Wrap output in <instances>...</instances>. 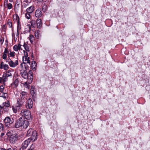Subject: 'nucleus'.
<instances>
[{
	"mask_svg": "<svg viewBox=\"0 0 150 150\" xmlns=\"http://www.w3.org/2000/svg\"><path fill=\"white\" fill-rule=\"evenodd\" d=\"M25 84H27V82H25Z\"/></svg>",
	"mask_w": 150,
	"mask_h": 150,
	"instance_id": "5fc2aeb1",
	"label": "nucleus"
},
{
	"mask_svg": "<svg viewBox=\"0 0 150 150\" xmlns=\"http://www.w3.org/2000/svg\"><path fill=\"white\" fill-rule=\"evenodd\" d=\"M3 54H5L7 55V54L9 53V51L8 50L7 48H5V50L4 52L3 53Z\"/></svg>",
	"mask_w": 150,
	"mask_h": 150,
	"instance_id": "7c9ffc66",
	"label": "nucleus"
},
{
	"mask_svg": "<svg viewBox=\"0 0 150 150\" xmlns=\"http://www.w3.org/2000/svg\"><path fill=\"white\" fill-rule=\"evenodd\" d=\"M6 150H12L11 148H9Z\"/></svg>",
	"mask_w": 150,
	"mask_h": 150,
	"instance_id": "8fccbe9b",
	"label": "nucleus"
},
{
	"mask_svg": "<svg viewBox=\"0 0 150 150\" xmlns=\"http://www.w3.org/2000/svg\"><path fill=\"white\" fill-rule=\"evenodd\" d=\"M7 7H8V8L9 9L11 8L12 7V4L11 3H9V4H8L7 5Z\"/></svg>",
	"mask_w": 150,
	"mask_h": 150,
	"instance_id": "2f4dec72",
	"label": "nucleus"
},
{
	"mask_svg": "<svg viewBox=\"0 0 150 150\" xmlns=\"http://www.w3.org/2000/svg\"><path fill=\"white\" fill-rule=\"evenodd\" d=\"M4 133H1L0 136L1 138L3 137L4 136Z\"/></svg>",
	"mask_w": 150,
	"mask_h": 150,
	"instance_id": "a18cd8bd",
	"label": "nucleus"
},
{
	"mask_svg": "<svg viewBox=\"0 0 150 150\" xmlns=\"http://www.w3.org/2000/svg\"><path fill=\"white\" fill-rule=\"evenodd\" d=\"M4 65V63L2 62H1V64H0V69H2L3 68Z\"/></svg>",
	"mask_w": 150,
	"mask_h": 150,
	"instance_id": "e433bc0d",
	"label": "nucleus"
},
{
	"mask_svg": "<svg viewBox=\"0 0 150 150\" xmlns=\"http://www.w3.org/2000/svg\"><path fill=\"white\" fill-rule=\"evenodd\" d=\"M32 89H31V90L30 93L32 95L34 96L35 93V92H34V90H32Z\"/></svg>",
	"mask_w": 150,
	"mask_h": 150,
	"instance_id": "4c0bfd02",
	"label": "nucleus"
},
{
	"mask_svg": "<svg viewBox=\"0 0 150 150\" xmlns=\"http://www.w3.org/2000/svg\"><path fill=\"white\" fill-rule=\"evenodd\" d=\"M3 68L5 70H7L9 68L8 65L7 64L4 65L3 67Z\"/></svg>",
	"mask_w": 150,
	"mask_h": 150,
	"instance_id": "cd10ccee",
	"label": "nucleus"
},
{
	"mask_svg": "<svg viewBox=\"0 0 150 150\" xmlns=\"http://www.w3.org/2000/svg\"><path fill=\"white\" fill-rule=\"evenodd\" d=\"M6 62H8V63L10 67H15L18 64V61L16 60L14 62L10 58H8L6 60Z\"/></svg>",
	"mask_w": 150,
	"mask_h": 150,
	"instance_id": "0eeeda50",
	"label": "nucleus"
},
{
	"mask_svg": "<svg viewBox=\"0 0 150 150\" xmlns=\"http://www.w3.org/2000/svg\"><path fill=\"white\" fill-rule=\"evenodd\" d=\"M26 135L28 137H31L29 138H31L33 141L37 139V134L36 131L33 130L32 128H30L27 132Z\"/></svg>",
	"mask_w": 150,
	"mask_h": 150,
	"instance_id": "7ed1b4c3",
	"label": "nucleus"
},
{
	"mask_svg": "<svg viewBox=\"0 0 150 150\" xmlns=\"http://www.w3.org/2000/svg\"><path fill=\"white\" fill-rule=\"evenodd\" d=\"M47 6L46 5H44L43 6L42 8V10L43 11L45 12L47 9Z\"/></svg>",
	"mask_w": 150,
	"mask_h": 150,
	"instance_id": "c85d7f7f",
	"label": "nucleus"
},
{
	"mask_svg": "<svg viewBox=\"0 0 150 150\" xmlns=\"http://www.w3.org/2000/svg\"><path fill=\"white\" fill-rule=\"evenodd\" d=\"M26 92H23L21 93L20 95V98H18L17 100V107L21 106L27 100L26 97Z\"/></svg>",
	"mask_w": 150,
	"mask_h": 150,
	"instance_id": "f03ea898",
	"label": "nucleus"
},
{
	"mask_svg": "<svg viewBox=\"0 0 150 150\" xmlns=\"http://www.w3.org/2000/svg\"><path fill=\"white\" fill-rule=\"evenodd\" d=\"M37 66L36 63L35 61H33L30 65L32 69L34 71L36 70V67Z\"/></svg>",
	"mask_w": 150,
	"mask_h": 150,
	"instance_id": "6ab92c4d",
	"label": "nucleus"
},
{
	"mask_svg": "<svg viewBox=\"0 0 150 150\" xmlns=\"http://www.w3.org/2000/svg\"><path fill=\"white\" fill-rule=\"evenodd\" d=\"M4 40L2 38H1L0 39V42L2 44L4 42Z\"/></svg>",
	"mask_w": 150,
	"mask_h": 150,
	"instance_id": "c03bdc74",
	"label": "nucleus"
},
{
	"mask_svg": "<svg viewBox=\"0 0 150 150\" xmlns=\"http://www.w3.org/2000/svg\"><path fill=\"white\" fill-rule=\"evenodd\" d=\"M2 107H1V105H0V110H1L2 109L1 108Z\"/></svg>",
	"mask_w": 150,
	"mask_h": 150,
	"instance_id": "603ef678",
	"label": "nucleus"
},
{
	"mask_svg": "<svg viewBox=\"0 0 150 150\" xmlns=\"http://www.w3.org/2000/svg\"><path fill=\"white\" fill-rule=\"evenodd\" d=\"M29 40L30 42H31V43H32L33 42V41L34 40V37L33 35H30Z\"/></svg>",
	"mask_w": 150,
	"mask_h": 150,
	"instance_id": "5701e85b",
	"label": "nucleus"
},
{
	"mask_svg": "<svg viewBox=\"0 0 150 150\" xmlns=\"http://www.w3.org/2000/svg\"><path fill=\"white\" fill-rule=\"evenodd\" d=\"M1 107H2L1 108L2 109V108H4V107H8L10 106V103L8 101H7V102H4L3 103V104L0 105Z\"/></svg>",
	"mask_w": 150,
	"mask_h": 150,
	"instance_id": "f3484780",
	"label": "nucleus"
},
{
	"mask_svg": "<svg viewBox=\"0 0 150 150\" xmlns=\"http://www.w3.org/2000/svg\"><path fill=\"white\" fill-rule=\"evenodd\" d=\"M19 136L16 134L11 135L9 139L10 142L13 144L15 143L19 139Z\"/></svg>",
	"mask_w": 150,
	"mask_h": 150,
	"instance_id": "423d86ee",
	"label": "nucleus"
},
{
	"mask_svg": "<svg viewBox=\"0 0 150 150\" xmlns=\"http://www.w3.org/2000/svg\"><path fill=\"white\" fill-rule=\"evenodd\" d=\"M12 150H17V149H16V147H11Z\"/></svg>",
	"mask_w": 150,
	"mask_h": 150,
	"instance_id": "de8ad7c7",
	"label": "nucleus"
},
{
	"mask_svg": "<svg viewBox=\"0 0 150 150\" xmlns=\"http://www.w3.org/2000/svg\"><path fill=\"white\" fill-rule=\"evenodd\" d=\"M33 140L31 138H28L25 140L22 144V146L20 149V150H24L28 146L31 141Z\"/></svg>",
	"mask_w": 150,
	"mask_h": 150,
	"instance_id": "39448f33",
	"label": "nucleus"
},
{
	"mask_svg": "<svg viewBox=\"0 0 150 150\" xmlns=\"http://www.w3.org/2000/svg\"><path fill=\"white\" fill-rule=\"evenodd\" d=\"M29 125L28 121L25 119L23 117H21L16 120L14 127L16 128H26Z\"/></svg>",
	"mask_w": 150,
	"mask_h": 150,
	"instance_id": "f257e3e1",
	"label": "nucleus"
},
{
	"mask_svg": "<svg viewBox=\"0 0 150 150\" xmlns=\"http://www.w3.org/2000/svg\"><path fill=\"white\" fill-rule=\"evenodd\" d=\"M28 5V4H25V5H24L23 4V6L24 7H26V6H27Z\"/></svg>",
	"mask_w": 150,
	"mask_h": 150,
	"instance_id": "09e8293b",
	"label": "nucleus"
},
{
	"mask_svg": "<svg viewBox=\"0 0 150 150\" xmlns=\"http://www.w3.org/2000/svg\"><path fill=\"white\" fill-rule=\"evenodd\" d=\"M7 57V55L6 54H4L3 53V55L2 56V58L6 60V58Z\"/></svg>",
	"mask_w": 150,
	"mask_h": 150,
	"instance_id": "473e14b6",
	"label": "nucleus"
},
{
	"mask_svg": "<svg viewBox=\"0 0 150 150\" xmlns=\"http://www.w3.org/2000/svg\"><path fill=\"white\" fill-rule=\"evenodd\" d=\"M7 80L8 78H6L4 75H3L2 77H0V83L5 85V83Z\"/></svg>",
	"mask_w": 150,
	"mask_h": 150,
	"instance_id": "2eb2a0df",
	"label": "nucleus"
},
{
	"mask_svg": "<svg viewBox=\"0 0 150 150\" xmlns=\"http://www.w3.org/2000/svg\"><path fill=\"white\" fill-rule=\"evenodd\" d=\"M8 24L9 28H11L12 26V23L11 22H9L8 23Z\"/></svg>",
	"mask_w": 150,
	"mask_h": 150,
	"instance_id": "58836bf2",
	"label": "nucleus"
},
{
	"mask_svg": "<svg viewBox=\"0 0 150 150\" xmlns=\"http://www.w3.org/2000/svg\"><path fill=\"white\" fill-rule=\"evenodd\" d=\"M4 127V125L2 123H0V131L3 130Z\"/></svg>",
	"mask_w": 150,
	"mask_h": 150,
	"instance_id": "72a5a7b5",
	"label": "nucleus"
},
{
	"mask_svg": "<svg viewBox=\"0 0 150 150\" xmlns=\"http://www.w3.org/2000/svg\"><path fill=\"white\" fill-rule=\"evenodd\" d=\"M19 83V80L18 78L16 79L12 83L11 85V87L12 88H16L18 86Z\"/></svg>",
	"mask_w": 150,
	"mask_h": 150,
	"instance_id": "9d476101",
	"label": "nucleus"
},
{
	"mask_svg": "<svg viewBox=\"0 0 150 150\" xmlns=\"http://www.w3.org/2000/svg\"><path fill=\"white\" fill-rule=\"evenodd\" d=\"M23 63L24 64L28 63L30 64V62L29 60V57H23Z\"/></svg>",
	"mask_w": 150,
	"mask_h": 150,
	"instance_id": "4468645a",
	"label": "nucleus"
},
{
	"mask_svg": "<svg viewBox=\"0 0 150 150\" xmlns=\"http://www.w3.org/2000/svg\"><path fill=\"white\" fill-rule=\"evenodd\" d=\"M3 75H4L6 77V78H8V77L12 76L11 74L9 72H8L6 74H4Z\"/></svg>",
	"mask_w": 150,
	"mask_h": 150,
	"instance_id": "a878e982",
	"label": "nucleus"
},
{
	"mask_svg": "<svg viewBox=\"0 0 150 150\" xmlns=\"http://www.w3.org/2000/svg\"><path fill=\"white\" fill-rule=\"evenodd\" d=\"M21 45L20 44H18V45H15L13 47V49L16 51H18L21 49Z\"/></svg>",
	"mask_w": 150,
	"mask_h": 150,
	"instance_id": "aec40b11",
	"label": "nucleus"
},
{
	"mask_svg": "<svg viewBox=\"0 0 150 150\" xmlns=\"http://www.w3.org/2000/svg\"><path fill=\"white\" fill-rule=\"evenodd\" d=\"M21 115L28 120H30L32 118V117L30 111L25 109H23L21 112Z\"/></svg>",
	"mask_w": 150,
	"mask_h": 150,
	"instance_id": "20e7f679",
	"label": "nucleus"
},
{
	"mask_svg": "<svg viewBox=\"0 0 150 150\" xmlns=\"http://www.w3.org/2000/svg\"><path fill=\"white\" fill-rule=\"evenodd\" d=\"M33 106V102L30 98H29L27 100L26 107L27 108L30 109Z\"/></svg>",
	"mask_w": 150,
	"mask_h": 150,
	"instance_id": "ddd939ff",
	"label": "nucleus"
},
{
	"mask_svg": "<svg viewBox=\"0 0 150 150\" xmlns=\"http://www.w3.org/2000/svg\"><path fill=\"white\" fill-rule=\"evenodd\" d=\"M33 78V75H30L28 74V78H27V79H28V81H29V83H30L32 81Z\"/></svg>",
	"mask_w": 150,
	"mask_h": 150,
	"instance_id": "412c9836",
	"label": "nucleus"
},
{
	"mask_svg": "<svg viewBox=\"0 0 150 150\" xmlns=\"http://www.w3.org/2000/svg\"><path fill=\"white\" fill-rule=\"evenodd\" d=\"M0 150H6V149H5L1 148V149Z\"/></svg>",
	"mask_w": 150,
	"mask_h": 150,
	"instance_id": "3c124183",
	"label": "nucleus"
},
{
	"mask_svg": "<svg viewBox=\"0 0 150 150\" xmlns=\"http://www.w3.org/2000/svg\"><path fill=\"white\" fill-rule=\"evenodd\" d=\"M33 72L31 70L29 71L28 72V75H33Z\"/></svg>",
	"mask_w": 150,
	"mask_h": 150,
	"instance_id": "37998d69",
	"label": "nucleus"
},
{
	"mask_svg": "<svg viewBox=\"0 0 150 150\" xmlns=\"http://www.w3.org/2000/svg\"><path fill=\"white\" fill-rule=\"evenodd\" d=\"M25 2L27 3H30L31 2V0H24Z\"/></svg>",
	"mask_w": 150,
	"mask_h": 150,
	"instance_id": "79ce46f5",
	"label": "nucleus"
},
{
	"mask_svg": "<svg viewBox=\"0 0 150 150\" xmlns=\"http://www.w3.org/2000/svg\"><path fill=\"white\" fill-rule=\"evenodd\" d=\"M7 107H4V108H3L4 110L5 111H7L8 110V109L7 108Z\"/></svg>",
	"mask_w": 150,
	"mask_h": 150,
	"instance_id": "49530a36",
	"label": "nucleus"
},
{
	"mask_svg": "<svg viewBox=\"0 0 150 150\" xmlns=\"http://www.w3.org/2000/svg\"><path fill=\"white\" fill-rule=\"evenodd\" d=\"M24 55L23 56V57H28V53L25 51L24 50Z\"/></svg>",
	"mask_w": 150,
	"mask_h": 150,
	"instance_id": "a19ab883",
	"label": "nucleus"
},
{
	"mask_svg": "<svg viewBox=\"0 0 150 150\" xmlns=\"http://www.w3.org/2000/svg\"><path fill=\"white\" fill-rule=\"evenodd\" d=\"M35 147V145L32 144L30 146V148L28 150H34V149Z\"/></svg>",
	"mask_w": 150,
	"mask_h": 150,
	"instance_id": "c756f323",
	"label": "nucleus"
},
{
	"mask_svg": "<svg viewBox=\"0 0 150 150\" xmlns=\"http://www.w3.org/2000/svg\"><path fill=\"white\" fill-rule=\"evenodd\" d=\"M36 23L37 24V27L39 28H40L42 26L41 21V19L38 18Z\"/></svg>",
	"mask_w": 150,
	"mask_h": 150,
	"instance_id": "a211bd4d",
	"label": "nucleus"
},
{
	"mask_svg": "<svg viewBox=\"0 0 150 150\" xmlns=\"http://www.w3.org/2000/svg\"><path fill=\"white\" fill-rule=\"evenodd\" d=\"M15 52H10V53H8V58H9L10 57H14L15 56Z\"/></svg>",
	"mask_w": 150,
	"mask_h": 150,
	"instance_id": "4be33fe9",
	"label": "nucleus"
},
{
	"mask_svg": "<svg viewBox=\"0 0 150 150\" xmlns=\"http://www.w3.org/2000/svg\"><path fill=\"white\" fill-rule=\"evenodd\" d=\"M28 73L25 70H21L20 71V74L23 78L25 79H27L28 78Z\"/></svg>",
	"mask_w": 150,
	"mask_h": 150,
	"instance_id": "f8f14e48",
	"label": "nucleus"
},
{
	"mask_svg": "<svg viewBox=\"0 0 150 150\" xmlns=\"http://www.w3.org/2000/svg\"><path fill=\"white\" fill-rule=\"evenodd\" d=\"M4 122L6 124V126H8V124L6 125V124L9 123V125H10V124H12L13 122V120H12L11 119L10 117H6L4 120Z\"/></svg>",
	"mask_w": 150,
	"mask_h": 150,
	"instance_id": "1a4fd4ad",
	"label": "nucleus"
},
{
	"mask_svg": "<svg viewBox=\"0 0 150 150\" xmlns=\"http://www.w3.org/2000/svg\"><path fill=\"white\" fill-rule=\"evenodd\" d=\"M12 109H13V112L15 113H16L17 111V108L16 107H13L12 108Z\"/></svg>",
	"mask_w": 150,
	"mask_h": 150,
	"instance_id": "f704fd0d",
	"label": "nucleus"
},
{
	"mask_svg": "<svg viewBox=\"0 0 150 150\" xmlns=\"http://www.w3.org/2000/svg\"><path fill=\"white\" fill-rule=\"evenodd\" d=\"M23 46L25 49V50L28 52H29L30 51L29 48V47L28 45L25 44H24L23 45Z\"/></svg>",
	"mask_w": 150,
	"mask_h": 150,
	"instance_id": "b1692460",
	"label": "nucleus"
},
{
	"mask_svg": "<svg viewBox=\"0 0 150 150\" xmlns=\"http://www.w3.org/2000/svg\"><path fill=\"white\" fill-rule=\"evenodd\" d=\"M4 87L3 85L1 86L0 88V97H3L4 99H6L7 95L6 93L4 92Z\"/></svg>",
	"mask_w": 150,
	"mask_h": 150,
	"instance_id": "6e6552de",
	"label": "nucleus"
},
{
	"mask_svg": "<svg viewBox=\"0 0 150 150\" xmlns=\"http://www.w3.org/2000/svg\"><path fill=\"white\" fill-rule=\"evenodd\" d=\"M42 14L40 8H38L36 10L35 13V15L36 17L39 18L42 16Z\"/></svg>",
	"mask_w": 150,
	"mask_h": 150,
	"instance_id": "9b49d317",
	"label": "nucleus"
},
{
	"mask_svg": "<svg viewBox=\"0 0 150 150\" xmlns=\"http://www.w3.org/2000/svg\"><path fill=\"white\" fill-rule=\"evenodd\" d=\"M37 0L39 1H43V0Z\"/></svg>",
	"mask_w": 150,
	"mask_h": 150,
	"instance_id": "864d4df0",
	"label": "nucleus"
},
{
	"mask_svg": "<svg viewBox=\"0 0 150 150\" xmlns=\"http://www.w3.org/2000/svg\"><path fill=\"white\" fill-rule=\"evenodd\" d=\"M34 6H32L27 8L26 10V11L28 13H31L34 11Z\"/></svg>",
	"mask_w": 150,
	"mask_h": 150,
	"instance_id": "dca6fc26",
	"label": "nucleus"
},
{
	"mask_svg": "<svg viewBox=\"0 0 150 150\" xmlns=\"http://www.w3.org/2000/svg\"><path fill=\"white\" fill-rule=\"evenodd\" d=\"M12 134H11V132H9L6 133V135L8 137H11V135Z\"/></svg>",
	"mask_w": 150,
	"mask_h": 150,
	"instance_id": "ea45409f",
	"label": "nucleus"
},
{
	"mask_svg": "<svg viewBox=\"0 0 150 150\" xmlns=\"http://www.w3.org/2000/svg\"><path fill=\"white\" fill-rule=\"evenodd\" d=\"M30 13H28L26 12V13L25 14V18L28 19H30Z\"/></svg>",
	"mask_w": 150,
	"mask_h": 150,
	"instance_id": "393cba45",
	"label": "nucleus"
},
{
	"mask_svg": "<svg viewBox=\"0 0 150 150\" xmlns=\"http://www.w3.org/2000/svg\"><path fill=\"white\" fill-rule=\"evenodd\" d=\"M31 25L33 27H35V25L36 21H32L31 22Z\"/></svg>",
	"mask_w": 150,
	"mask_h": 150,
	"instance_id": "bb28decb",
	"label": "nucleus"
},
{
	"mask_svg": "<svg viewBox=\"0 0 150 150\" xmlns=\"http://www.w3.org/2000/svg\"><path fill=\"white\" fill-rule=\"evenodd\" d=\"M37 33H36V32H35V35L36 38H37L38 39L39 37V34L38 33V31H37Z\"/></svg>",
	"mask_w": 150,
	"mask_h": 150,
	"instance_id": "c9c22d12",
	"label": "nucleus"
}]
</instances>
